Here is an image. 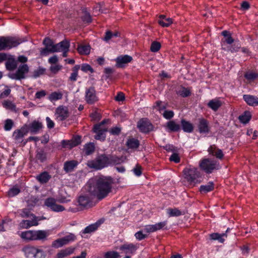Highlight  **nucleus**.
Instances as JSON below:
<instances>
[{"instance_id": "f257e3e1", "label": "nucleus", "mask_w": 258, "mask_h": 258, "mask_svg": "<svg viewBox=\"0 0 258 258\" xmlns=\"http://www.w3.org/2000/svg\"><path fill=\"white\" fill-rule=\"evenodd\" d=\"M113 183V179L111 177L101 175L89 180L86 188L89 193L101 200L111 191Z\"/></svg>"}, {"instance_id": "f03ea898", "label": "nucleus", "mask_w": 258, "mask_h": 258, "mask_svg": "<svg viewBox=\"0 0 258 258\" xmlns=\"http://www.w3.org/2000/svg\"><path fill=\"white\" fill-rule=\"evenodd\" d=\"M87 165L91 169L101 170L109 166L108 156L105 154L98 155L94 159L88 161Z\"/></svg>"}, {"instance_id": "7ed1b4c3", "label": "nucleus", "mask_w": 258, "mask_h": 258, "mask_svg": "<svg viewBox=\"0 0 258 258\" xmlns=\"http://www.w3.org/2000/svg\"><path fill=\"white\" fill-rule=\"evenodd\" d=\"M184 178L190 184L195 185L200 183L201 173L197 168L195 167L186 168L183 171Z\"/></svg>"}, {"instance_id": "20e7f679", "label": "nucleus", "mask_w": 258, "mask_h": 258, "mask_svg": "<svg viewBox=\"0 0 258 258\" xmlns=\"http://www.w3.org/2000/svg\"><path fill=\"white\" fill-rule=\"evenodd\" d=\"M47 235V233L44 230H29L22 232L20 234V237L25 240L29 241L44 239Z\"/></svg>"}, {"instance_id": "39448f33", "label": "nucleus", "mask_w": 258, "mask_h": 258, "mask_svg": "<svg viewBox=\"0 0 258 258\" xmlns=\"http://www.w3.org/2000/svg\"><path fill=\"white\" fill-rule=\"evenodd\" d=\"M199 167L202 170L208 174L211 173L214 170H218L220 168V166L217 161L209 158L202 159L200 161Z\"/></svg>"}, {"instance_id": "423d86ee", "label": "nucleus", "mask_w": 258, "mask_h": 258, "mask_svg": "<svg viewBox=\"0 0 258 258\" xmlns=\"http://www.w3.org/2000/svg\"><path fill=\"white\" fill-rule=\"evenodd\" d=\"M22 43V41L15 37H0V51L8 50L16 47Z\"/></svg>"}, {"instance_id": "0eeeda50", "label": "nucleus", "mask_w": 258, "mask_h": 258, "mask_svg": "<svg viewBox=\"0 0 258 258\" xmlns=\"http://www.w3.org/2000/svg\"><path fill=\"white\" fill-rule=\"evenodd\" d=\"M23 251L27 258H45L43 250L33 246H26Z\"/></svg>"}, {"instance_id": "6e6552de", "label": "nucleus", "mask_w": 258, "mask_h": 258, "mask_svg": "<svg viewBox=\"0 0 258 258\" xmlns=\"http://www.w3.org/2000/svg\"><path fill=\"white\" fill-rule=\"evenodd\" d=\"M76 239V235L73 233H70L62 238L54 240L52 242L51 246L55 248H58L69 244L71 242L74 241Z\"/></svg>"}, {"instance_id": "1a4fd4ad", "label": "nucleus", "mask_w": 258, "mask_h": 258, "mask_svg": "<svg viewBox=\"0 0 258 258\" xmlns=\"http://www.w3.org/2000/svg\"><path fill=\"white\" fill-rule=\"evenodd\" d=\"M29 72V67L27 64H23L19 66L16 73L9 74V77L15 80H20L25 78V74Z\"/></svg>"}, {"instance_id": "9d476101", "label": "nucleus", "mask_w": 258, "mask_h": 258, "mask_svg": "<svg viewBox=\"0 0 258 258\" xmlns=\"http://www.w3.org/2000/svg\"><path fill=\"white\" fill-rule=\"evenodd\" d=\"M44 206L55 212H62L65 209L63 206L57 204L56 200L52 198H49L45 199Z\"/></svg>"}, {"instance_id": "9b49d317", "label": "nucleus", "mask_w": 258, "mask_h": 258, "mask_svg": "<svg viewBox=\"0 0 258 258\" xmlns=\"http://www.w3.org/2000/svg\"><path fill=\"white\" fill-rule=\"evenodd\" d=\"M44 206L55 212H62L65 209L63 206L57 204L56 200L52 198H49L45 199Z\"/></svg>"}, {"instance_id": "f8f14e48", "label": "nucleus", "mask_w": 258, "mask_h": 258, "mask_svg": "<svg viewBox=\"0 0 258 258\" xmlns=\"http://www.w3.org/2000/svg\"><path fill=\"white\" fill-rule=\"evenodd\" d=\"M85 100L87 103L92 104L98 101L95 88L91 87L86 90Z\"/></svg>"}, {"instance_id": "ddd939ff", "label": "nucleus", "mask_w": 258, "mask_h": 258, "mask_svg": "<svg viewBox=\"0 0 258 258\" xmlns=\"http://www.w3.org/2000/svg\"><path fill=\"white\" fill-rule=\"evenodd\" d=\"M137 126L140 131L143 133H148L151 131L153 128L152 124L147 118L140 119L138 122Z\"/></svg>"}, {"instance_id": "4468645a", "label": "nucleus", "mask_w": 258, "mask_h": 258, "mask_svg": "<svg viewBox=\"0 0 258 258\" xmlns=\"http://www.w3.org/2000/svg\"><path fill=\"white\" fill-rule=\"evenodd\" d=\"M56 119L62 121L69 116V111L66 107L60 106L57 108L55 112Z\"/></svg>"}, {"instance_id": "2eb2a0df", "label": "nucleus", "mask_w": 258, "mask_h": 258, "mask_svg": "<svg viewBox=\"0 0 258 258\" xmlns=\"http://www.w3.org/2000/svg\"><path fill=\"white\" fill-rule=\"evenodd\" d=\"M133 58L128 55H120L115 59L116 66L117 68H123L125 64L131 62Z\"/></svg>"}, {"instance_id": "dca6fc26", "label": "nucleus", "mask_w": 258, "mask_h": 258, "mask_svg": "<svg viewBox=\"0 0 258 258\" xmlns=\"http://www.w3.org/2000/svg\"><path fill=\"white\" fill-rule=\"evenodd\" d=\"M31 218V220H22L19 224L20 227L22 228L27 229L32 226L38 225V218L36 216Z\"/></svg>"}, {"instance_id": "f3484780", "label": "nucleus", "mask_w": 258, "mask_h": 258, "mask_svg": "<svg viewBox=\"0 0 258 258\" xmlns=\"http://www.w3.org/2000/svg\"><path fill=\"white\" fill-rule=\"evenodd\" d=\"M70 48V43L66 39L55 44V46L51 50V52H61Z\"/></svg>"}, {"instance_id": "a211bd4d", "label": "nucleus", "mask_w": 258, "mask_h": 258, "mask_svg": "<svg viewBox=\"0 0 258 258\" xmlns=\"http://www.w3.org/2000/svg\"><path fill=\"white\" fill-rule=\"evenodd\" d=\"M199 123L198 127L201 134L209 133L210 129L208 121L204 118H200L198 119Z\"/></svg>"}, {"instance_id": "6ab92c4d", "label": "nucleus", "mask_w": 258, "mask_h": 258, "mask_svg": "<svg viewBox=\"0 0 258 258\" xmlns=\"http://www.w3.org/2000/svg\"><path fill=\"white\" fill-rule=\"evenodd\" d=\"M81 142V137L80 136H76L70 141L63 140L62 141V145L64 148H72L79 145Z\"/></svg>"}, {"instance_id": "aec40b11", "label": "nucleus", "mask_w": 258, "mask_h": 258, "mask_svg": "<svg viewBox=\"0 0 258 258\" xmlns=\"http://www.w3.org/2000/svg\"><path fill=\"white\" fill-rule=\"evenodd\" d=\"M119 249L123 251L125 254H133L137 249V246L133 243H125L121 245Z\"/></svg>"}, {"instance_id": "412c9836", "label": "nucleus", "mask_w": 258, "mask_h": 258, "mask_svg": "<svg viewBox=\"0 0 258 258\" xmlns=\"http://www.w3.org/2000/svg\"><path fill=\"white\" fill-rule=\"evenodd\" d=\"M103 223V220H99L96 223L89 225L82 231L83 234L90 233L96 230L100 225Z\"/></svg>"}, {"instance_id": "4be33fe9", "label": "nucleus", "mask_w": 258, "mask_h": 258, "mask_svg": "<svg viewBox=\"0 0 258 258\" xmlns=\"http://www.w3.org/2000/svg\"><path fill=\"white\" fill-rule=\"evenodd\" d=\"M243 99L249 106H258V97L256 96L248 94L243 95Z\"/></svg>"}, {"instance_id": "5701e85b", "label": "nucleus", "mask_w": 258, "mask_h": 258, "mask_svg": "<svg viewBox=\"0 0 258 258\" xmlns=\"http://www.w3.org/2000/svg\"><path fill=\"white\" fill-rule=\"evenodd\" d=\"M208 151L210 154L216 156L218 159H221L223 157L222 150L218 149L214 145L210 146L208 148Z\"/></svg>"}, {"instance_id": "b1692460", "label": "nucleus", "mask_w": 258, "mask_h": 258, "mask_svg": "<svg viewBox=\"0 0 258 258\" xmlns=\"http://www.w3.org/2000/svg\"><path fill=\"white\" fill-rule=\"evenodd\" d=\"M75 248L68 247L65 249L60 250L56 254V258H64L74 253Z\"/></svg>"}, {"instance_id": "393cba45", "label": "nucleus", "mask_w": 258, "mask_h": 258, "mask_svg": "<svg viewBox=\"0 0 258 258\" xmlns=\"http://www.w3.org/2000/svg\"><path fill=\"white\" fill-rule=\"evenodd\" d=\"M51 175L46 171H44L37 175L36 179L42 184L47 183L51 178Z\"/></svg>"}, {"instance_id": "a878e982", "label": "nucleus", "mask_w": 258, "mask_h": 258, "mask_svg": "<svg viewBox=\"0 0 258 258\" xmlns=\"http://www.w3.org/2000/svg\"><path fill=\"white\" fill-rule=\"evenodd\" d=\"M126 145L128 149L136 150L139 147L140 142L136 138H130L126 142Z\"/></svg>"}, {"instance_id": "bb28decb", "label": "nucleus", "mask_w": 258, "mask_h": 258, "mask_svg": "<svg viewBox=\"0 0 258 258\" xmlns=\"http://www.w3.org/2000/svg\"><path fill=\"white\" fill-rule=\"evenodd\" d=\"M241 45L239 43H233L229 46H226L225 44L223 46V50L226 51H230L231 53L236 52L239 51Z\"/></svg>"}, {"instance_id": "cd10ccee", "label": "nucleus", "mask_w": 258, "mask_h": 258, "mask_svg": "<svg viewBox=\"0 0 258 258\" xmlns=\"http://www.w3.org/2000/svg\"><path fill=\"white\" fill-rule=\"evenodd\" d=\"M158 23L162 27H168L173 23L172 19L167 18L165 15H160L158 21Z\"/></svg>"}, {"instance_id": "c85d7f7f", "label": "nucleus", "mask_w": 258, "mask_h": 258, "mask_svg": "<svg viewBox=\"0 0 258 258\" xmlns=\"http://www.w3.org/2000/svg\"><path fill=\"white\" fill-rule=\"evenodd\" d=\"M25 135L26 133L24 130H18L13 133V137L17 143H22Z\"/></svg>"}, {"instance_id": "c756f323", "label": "nucleus", "mask_w": 258, "mask_h": 258, "mask_svg": "<svg viewBox=\"0 0 258 258\" xmlns=\"http://www.w3.org/2000/svg\"><path fill=\"white\" fill-rule=\"evenodd\" d=\"M78 165V162L75 160L66 162L64 164L63 169L67 172L72 171Z\"/></svg>"}, {"instance_id": "7c9ffc66", "label": "nucleus", "mask_w": 258, "mask_h": 258, "mask_svg": "<svg viewBox=\"0 0 258 258\" xmlns=\"http://www.w3.org/2000/svg\"><path fill=\"white\" fill-rule=\"evenodd\" d=\"M90 202L91 199L87 195L80 196L78 200L79 205L83 208L86 207Z\"/></svg>"}, {"instance_id": "2f4dec72", "label": "nucleus", "mask_w": 258, "mask_h": 258, "mask_svg": "<svg viewBox=\"0 0 258 258\" xmlns=\"http://www.w3.org/2000/svg\"><path fill=\"white\" fill-rule=\"evenodd\" d=\"M221 105V101L217 99H212L208 103V106L214 111H217Z\"/></svg>"}, {"instance_id": "473e14b6", "label": "nucleus", "mask_w": 258, "mask_h": 258, "mask_svg": "<svg viewBox=\"0 0 258 258\" xmlns=\"http://www.w3.org/2000/svg\"><path fill=\"white\" fill-rule=\"evenodd\" d=\"M181 125L182 128L184 132L191 133L194 130V126L192 123L184 119L181 120Z\"/></svg>"}, {"instance_id": "72a5a7b5", "label": "nucleus", "mask_w": 258, "mask_h": 258, "mask_svg": "<svg viewBox=\"0 0 258 258\" xmlns=\"http://www.w3.org/2000/svg\"><path fill=\"white\" fill-rule=\"evenodd\" d=\"M42 127L41 122L37 121H33L29 126V130L31 133L36 134Z\"/></svg>"}, {"instance_id": "f704fd0d", "label": "nucleus", "mask_w": 258, "mask_h": 258, "mask_svg": "<svg viewBox=\"0 0 258 258\" xmlns=\"http://www.w3.org/2000/svg\"><path fill=\"white\" fill-rule=\"evenodd\" d=\"M95 149V145L93 143L90 142L84 145L83 151L86 155L92 154Z\"/></svg>"}, {"instance_id": "c9c22d12", "label": "nucleus", "mask_w": 258, "mask_h": 258, "mask_svg": "<svg viewBox=\"0 0 258 258\" xmlns=\"http://www.w3.org/2000/svg\"><path fill=\"white\" fill-rule=\"evenodd\" d=\"M166 126L169 132H178L180 130V125L174 121L171 120L167 123Z\"/></svg>"}, {"instance_id": "e433bc0d", "label": "nucleus", "mask_w": 258, "mask_h": 258, "mask_svg": "<svg viewBox=\"0 0 258 258\" xmlns=\"http://www.w3.org/2000/svg\"><path fill=\"white\" fill-rule=\"evenodd\" d=\"M5 66L8 70L13 71L17 68V61L13 58H9L6 61Z\"/></svg>"}, {"instance_id": "4c0bfd02", "label": "nucleus", "mask_w": 258, "mask_h": 258, "mask_svg": "<svg viewBox=\"0 0 258 258\" xmlns=\"http://www.w3.org/2000/svg\"><path fill=\"white\" fill-rule=\"evenodd\" d=\"M214 184L212 182H209L206 185H202L200 187V191L202 194H206L213 190Z\"/></svg>"}, {"instance_id": "58836bf2", "label": "nucleus", "mask_w": 258, "mask_h": 258, "mask_svg": "<svg viewBox=\"0 0 258 258\" xmlns=\"http://www.w3.org/2000/svg\"><path fill=\"white\" fill-rule=\"evenodd\" d=\"M210 238L214 240H218L219 242L223 243L225 239L223 238L224 237H226L227 234L226 233L222 234H219L218 233H213L210 235Z\"/></svg>"}, {"instance_id": "ea45409f", "label": "nucleus", "mask_w": 258, "mask_h": 258, "mask_svg": "<svg viewBox=\"0 0 258 258\" xmlns=\"http://www.w3.org/2000/svg\"><path fill=\"white\" fill-rule=\"evenodd\" d=\"M63 94L60 92H52L48 96V99L51 101H55L62 98Z\"/></svg>"}, {"instance_id": "a19ab883", "label": "nucleus", "mask_w": 258, "mask_h": 258, "mask_svg": "<svg viewBox=\"0 0 258 258\" xmlns=\"http://www.w3.org/2000/svg\"><path fill=\"white\" fill-rule=\"evenodd\" d=\"M251 118V114L249 111H245L243 114L238 117L239 121L243 123H247Z\"/></svg>"}, {"instance_id": "79ce46f5", "label": "nucleus", "mask_w": 258, "mask_h": 258, "mask_svg": "<svg viewBox=\"0 0 258 258\" xmlns=\"http://www.w3.org/2000/svg\"><path fill=\"white\" fill-rule=\"evenodd\" d=\"M109 166L112 165H118L123 162L122 158H119L116 156L108 157Z\"/></svg>"}, {"instance_id": "37998d69", "label": "nucleus", "mask_w": 258, "mask_h": 258, "mask_svg": "<svg viewBox=\"0 0 258 258\" xmlns=\"http://www.w3.org/2000/svg\"><path fill=\"white\" fill-rule=\"evenodd\" d=\"M36 159L41 162H43L46 159V153L42 149L38 150L36 152Z\"/></svg>"}, {"instance_id": "c03bdc74", "label": "nucleus", "mask_w": 258, "mask_h": 258, "mask_svg": "<svg viewBox=\"0 0 258 258\" xmlns=\"http://www.w3.org/2000/svg\"><path fill=\"white\" fill-rule=\"evenodd\" d=\"M167 213L169 217H177L183 214L182 212L177 208L168 209Z\"/></svg>"}, {"instance_id": "a18cd8bd", "label": "nucleus", "mask_w": 258, "mask_h": 258, "mask_svg": "<svg viewBox=\"0 0 258 258\" xmlns=\"http://www.w3.org/2000/svg\"><path fill=\"white\" fill-rule=\"evenodd\" d=\"M177 94L182 97H186L190 95V91L186 88L181 87L177 91Z\"/></svg>"}, {"instance_id": "49530a36", "label": "nucleus", "mask_w": 258, "mask_h": 258, "mask_svg": "<svg viewBox=\"0 0 258 258\" xmlns=\"http://www.w3.org/2000/svg\"><path fill=\"white\" fill-rule=\"evenodd\" d=\"M2 104L6 109L16 112V106L12 101L9 100H5L3 102Z\"/></svg>"}, {"instance_id": "de8ad7c7", "label": "nucleus", "mask_w": 258, "mask_h": 258, "mask_svg": "<svg viewBox=\"0 0 258 258\" xmlns=\"http://www.w3.org/2000/svg\"><path fill=\"white\" fill-rule=\"evenodd\" d=\"M78 51L81 54H88L90 51V47L88 45H79Z\"/></svg>"}, {"instance_id": "09e8293b", "label": "nucleus", "mask_w": 258, "mask_h": 258, "mask_svg": "<svg viewBox=\"0 0 258 258\" xmlns=\"http://www.w3.org/2000/svg\"><path fill=\"white\" fill-rule=\"evenodd\" d=\"M106 122V120L104 119L102 121H101V122L99 124H96L94 127V131H99L100 132H107V128L104 125Z\"/></svg>"}, {"instance_id": "8fccbe9b", "label": "nucleus", "mask_w": 258, "mask_h": 258, "mask_svg": "<svg viewBox=\"0 0 258 258\" xmlns=\"http://www.w3.org/2000/svg\"><path fill=\"white\" fill-rule=\"evenodd\" d=\"M19 213L20 216L22 218H31L33 216H35L34 214L31 213L29 210L27 209L21 210Z\"/></svg>"}, {"instance_id": "3c124183", "label": "nucleus", "mask_w": 258, "mask_h": 258, "mask_svg": "<svg viewBox=\"0 0 258 258\" xmlns=\"http://www.w3.org/2000/svg\"><path fill=\"white\" fill-rule=\"evenodd\" d=\"M43 44L45 46V47L49 48V52H51V49L55 46L53 42L51 39L49 38H45L43 40Z\"/></svg>"}, {"instance_id": "603ef678", "label": "nucleus", "mask_w": 258, "mask_h": 258, "mask_svg": "<svg viewBox=\"0 0 258 258\" xmlns=\"http://www.w3.org/2000/svg\"><path fill=\"white\" fill-rule=\"evenodd\" d=\"M153 108L159 111L161 113V111L165 110L166 108V105L165 104L161 101H158L155 103V104L153 106Z\"/></svg>"}, {"instance_id": "864d4df0", "label": "nucleus", "mask_w": 258, "mask_h": 258, "mask_svg": "<svg viewBox=\"0 0 258 258\" xmlns=\"http://www.w3.org/2000/svg\"><path fill=\"white\" fill-rule=\"evenodd\" d=\"M80 68L79 66H76L73 70V72L71 74L69 78L70 80L75 82L77 80L78 76V70Z\"/></svg>"}, {"instance_id": "5fc2aeb1", "label": "nucleus", "mask_w": 258, "mask_h": 258, "mask_svg": "<svg viewBox=\"0 0 258 258\" xmlns=\"http://www.w3.org/2000/svg\"><path fill=\"white\" fill-rule=\"evenodd\" d=\"M20 192V190L18 187H13L8 191V195L9 197H13L19 194Z\"/></svg>"}, {"instance_id": "6e6d98bb", "label": "nucleus", "mask_w": 258, "mask_h": 258, "mask_svg": "<svg viewBox=\"0 0 258 258\" xmlns=\"http://www.w3.org/2000/svg\"><path fill=\"white\" fill-rule=\"evenodd\" d=\"M94 132L96 134L95 136V139L99 140H104L106 137L105 133L106 132H101L99 131H94Z\"/></svg>"}, {"instance_id": "4d7b16f0", "label": "nucleus", "mask_w": 258, "mask_h": 258, "mask_svg": "<svg viewBox=\"0 0 258 258\" xmlns=\"http://www.w3.org/2000/svg\"><path fill=\"white\" fill-rule=\"evenodd\" d=\"M234 43V39L230 36H228L225 38V39L222 41L221 46L223 49V46L225 44L226 46H229L230 45Z\"/></svg>"}, {"instance_id": "13d9d810", "label": "nucleus", "mask_w": 258, "mask_h": 258, "mask_svg": "<svg viewBox=\"0 0 258 258\" xmlns=\"http://www.w3.org/2000/svg\"><path fill=\"white\" fill-rule=\"evenodd\" d=\"M119 256L120 255L117 252L113 251H108L104 255L105 258H118Z\"/></svg>"}, {"instance_id": "bf43d9fd", "label": "nucleus", "mask_w": 258, "mask_h": 258, "mask_svg": "<svg viewBox=\"0 0 258 258\" xmlns=\"http://www.w3.org/2000/svg\"><path fill=\"white\" fill-rule=\"evenodd\" d=\"M14 124V122L13 120L11 119H7L5 121V125H4V129L6 131H10Z\"/></svg>"}, {"instance_id": "052dcab7", "label": "nucleus", "mask_w": 258, "mask_h": 258, "mask_svg": "<svg viewBox=\"0 0 258 258\" xmlns=\"http://www.w3.org/2000/svg\"><path fill=\"white\" fill-rule=\"evenodd\" d=\"M160 43L159 42L154 41L151 45L150 50L152 52H157L160 49Z\"/></svg>"}, {"instance_id": "680f3d73", "label": "nucleus", "mask_w": 258, "mask_h": 258, "mask_svg": "<svg viewBox=\"0 0 258 258\" xmlns=\"http://www.w3.org/2000/svg\"><path fill=\"white\" fill-rule=\"evenodd\" d=\"M82 20L84 22L90 23L92 22V18L90 14L86 11H84V15Z\"/></svg>"}, {"instance_id": "e2e57ef3", "label": "nucleus", "mask_w": 258, "mask_h": 258, "mask_svg": "<svg viewBox=\"0 0 258 258\" xmlns=\"http://www.w3.org/2000/svg\"><path fill=\"white\" fill-rule=\"evenodd\" d=\"M45 70L43 68H39L33 72V76L34 78H37L44 73Z\"/></svg>"}, {"instance_id": "0e129e2a", "label": "nucleus", "mask_w": 258, "mask_h": 258, "mask_svg": "<svg viewBox=\"0 0 258 258\" xmlns=\"http://www.w3.org/2000/svg\"><path fill=\"white\" fill-rule=\"evenodd\" d=\"M11 90L7 86L5 89L0 94V98L3 99L7 97L11 93Z\"/></svg>"}, {"instance_id": "69168bd1", "label": "nucleus", "mask_w": 258, "mask_h": 258, "mask_svg": "<svg viewBox=\"0 0 258 258\" xmlns=\"http://www.w3.org/2000/svg\"><path fill=\"white\" fill-rule=\"evenodd\" d=\"M174 114L173 111L171 110H164V112L162 113L163 117L167 119H170L172 118Z\"/></svg>"}, {"instance_id": "338daca9", "label": "nucleus", "mask_w": 258, "mask_h": 258, "mask_svg": "<svg viewBox=\"0 0 258 258\" xmlns=\"http://www.w3.org/2000/svg\"><path fill=\"white\" fill-rule=\"evenodd\" d=\"M245 77L248 80H253L256 78L257 75L256 73L253 72H247L245 74Z\"/></svg>"}, {"instance_id": "774afa93", "label": "nucleus", "mask_w": 258, "mask_h": 258, "mask_svg": "<svg viewBox=\"0 0 258 258\" xmlns=\"http://www.w3.org/2000/svg\"><path fill=\"white\" fill-rule=\"evenodd\" d=\"M81 70L84 72H87L88 71L91 73H93L94 72L93 69L92 67L88 64H83L81 67Z\"/></svg>"}]
</instances>
